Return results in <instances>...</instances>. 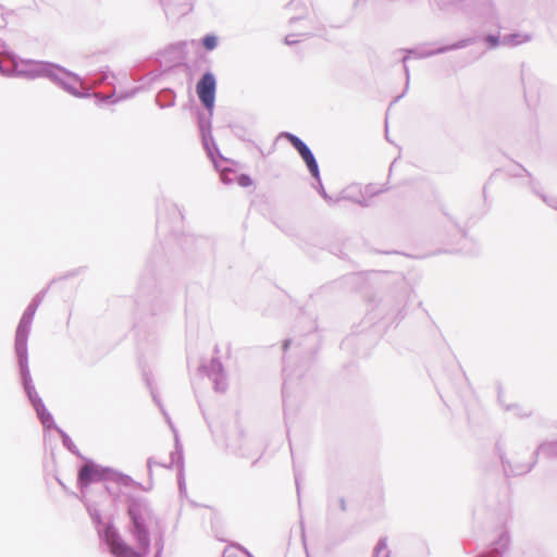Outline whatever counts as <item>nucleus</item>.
Returning <instances> with one entry per match:
<instances>
[{
  "instance_id": "obj_6",
  "label": "nucleus",
  "mask_w": 557,
  "mask_h": 557,
  "mask_svg": "<svg viewBox=\"0 0 557 557\" xmlns=\"http://www.w3.org/2000/svg\"><path fill=\"white\" fill-rule=\"evenodd\" d=\"M238 184L243 187L250 186L252 184L251 178L248 175H240L238 177Z\"/></svg>"
},
{
  "instance_id": "obj_8",
  "label": "nucleus",
  "mask_w": 557,
  "mask_h": 557,
  "mask_svg": "<svg viewBox=\"0 0 557 557\" xmlns=\"http://www.w3.org/2000/svg\"><path fill=\"white\" fill-rule=\"evenodd\" d=\"M41 419H42V422H46L48 420V418H44V414L41 416Z\"/></svg>"
},
{
  "instance_id": "obj_2",
  "label": "nucleus",
  "mask_w": 557,
  "mask_h": 557,
  "mask_svg": "<svg viewBox=\"0 0 557 557\" xmlns=\"http://www.w3.org/2000/svg\"><path fill=\"white\" fill-rule=\"evenodd\" d=\"M197 95L203 106L211 110L215 99V78L211 73H206L197 84Z\"/></svg>"
},
{
  "instance_id": "obj_1",
  "label": "nucleus",
  "mask_w": 557,
  "mask_h": 557,
  "mask_svg": "<svg viewBox=\"0 0 557 557\" xmlns=\"http://www.w3.org/2000/svg\"><path fill=\"white\" fill-rule=\"evenodd\" d=\"M128 515L134 524L132 533L137 542L138 549L135 550L125 543L112 525H108L106 528L104 541L108 544L111 554L115 557H145L150 547V539L145 520L137 507H131Z\"/></svg>"
},
{
  "instance_id": "obj_4",
  "label": "nucleus",
  "mask_w": 557,
  "mask_h": 557,
  "mask_svg": "<svg viewBox=\"0 0 557 557\" xmlns=\"http://www.w3.org/2000/svg\"><path fill=\"white\" fill-rule=\"evenodd\" d=\"M103 472L92 465H85L78 473V483L86 486L91 482L100 481Z\"/></svg>"
},
{
  "instance_id": "obj_7",
  "label": "nucleus",
  "mask_w": 557,
  "mask_h": 557,
  "mask_svg": "<svg viewBox=\"0 0 557 557\" xmlns=\"http://www.w3.org/2000/svg\"><path fill=\"white\" fill-rule=\"evenodd\" d=\"M486 41L491 47H496L498 45V38L495 36H487Z\"/></svg>"
},
{
  "instance_id": "obj_3",
  "label": "nucleus",
  "mask_w": 557,
  "mask_h": 557,
  "mask_svg": "<svg viewBox=\"0 0 557 557\" xmlns=\"http://www.w3.org/2000/svg\"><path fill=\"white\" fill-rule=\"evenodd\" d=\"M285 137L293 145V147L299 152L304 161L306 162L310 173L314 176H319L318 163L310 151V149L295 135L286 133Z\"/></svg>"
},
{
  "instance_id": "obj_5",
  "label": "nucleus",
  "mask_w": 557,
  "mask_h": 557,
  "mask_svg": "<svg viewBox=\"0 0 557 557\" xmlns=\"http://www.w3.org/2000/svg\"><path fill=\"white\" fill-rule=\"evenodd\" d=\"M202 44L207 50H213L216 47L218 40L216 37L208 35L203 38Z\"/></svg>"
}]
</instances>
